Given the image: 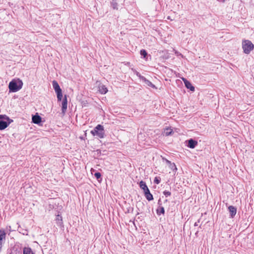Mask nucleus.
Returning a JSON list of instances; mask_svg holds the SVG:
<instances>
[{
  "instance_id": "obj_18",
  "label": "nucleus",
  "mask_w": 254,
  "mask_h": 254,
  "mask_svg": "<svg viewBox=\"0 0 254 254\" xmlns=\"http://www.w3.org/2000/svg\"><path fill=\"white\" fill-rule=\"evenodd\" d=\"M57 95V99L58 101H61L63 98L62 91L56 92Z\"/></svg>"
},
{
  "instance_id": "obj_25",
  "label": "nucleus",
  "mask_w": 254,
  "mask_h": 254,
  "mask_svg": "<svg viewBox=\"0 0 254 254\" xmlns=\"http://www.w3.org/2000/svg\"><path fill=\"white\" fill-rule=\"evenodd\" d=\"M163 160H165V161H166V163H167L168 165H171V164L172 163L171 162V161H170L169 160H167V159H166V158H163Z\"/></svg>"
},
{
  "instance_id": "obj_20",
  "label": "nucleus",
  "mask_w": 254,
  "mask_h": 254,
  "mask_svg": "<svg viewBox=\"0 0 254 254\" xmlns=\"http://www.w3.org/2000/svg\"><path fill=\"white\" fill-rule=\"evenodd\" d=\"M140 54L141 56L143 57L144 58H145L147 55L146 51L144 49H142L140 50Z\"/></svg>"
},
{
  "instance_id": "obj_22",
  "label": "nucleus",
  "mask_w": 254,
  "mask_h": 254,
  "mask_svg": "<svg viewBox=\"0 0 254 254\" xmlns=\"http://www.w3.org/2000/svg\"><path fill=\"white\" fill-rule=\"evenodd\" d=\"M170 166V168L173 171L174 170H177V168L176 167V165L175 164V163H171Z\"/></svg>"
},
{
  "instance_id": "obj_11",
  "label": "nucleus",
  "mask_w": 254,
  "mask_h": 254,
  "mask_svg": "<svg viewBox=\"0 0 254 254\" xmlns=\"http://www.w3.org/2000/svg\"><path fill=\"white\" fill-rule=\"evenodd\" d=\"M32 122L34 124H38L41 122L42 118L38 115H35L32 117Z\"/></svg>"
},
{
  "instance_id": "obj_24",
  "label": "nucleus",
  "mask_w": 254,
  "mask_h": 254,
  "mask_svg": "<svg viewBox=\"0 0 254 254\" xmlns=\"http://www.w3.org/2000/svg\"><path fill=\"white\" fill-rule=\"evenodd\" d=\"M94 176L97 179H100L101 177V175L99 172L95 173Z\"/></svg>"
},
{
  "instance_id": "obj_23",
  "label": "nucleus",
  "mask_w": 254,
  "mask_h": 254,
  "mask_svg": "<svg viewBox=\"0 0 254 254\" xmlns=\"http://www.w3.org/2000/svg\"><path fill=\"white\" fill-rule=\"evenodd\" d=\"M163 194L166 196V197H167L171 195V193L170 191L165 190L163 191Z\"/></svg>"
},
{
  "instance_id": "obj_17",
  "label": "nucleus",
  "mask_w": 254,
  "mask_h": 254,
  "mask_svg": "<svg viewBox=\"0 0 254 254\" xmlns=\"http://www.w3.org/2000/svg\"><path fill=\"white\" fill-rule=\"evenodd\" d=\"M172 132V129L170 128H166L165 131H164V134L166 136H168L171 134Z\"/></svg>"
},
{
  "instance_id": "obj_2",
  "label": "nucleus",
  "mask_w": 254,
  "mask_h": 254,
  "mask_svg": "<svg viewBox=\"0 0 254 254\" xmlns=\"http://www.w3.org/2000/svg\"><path fill=\"white\" fill-rule=\"evenodd\" d=\"M139 187L143 190L144 195L148 201H151L153 199V195L150 193V190L145 182L141 181L139 182Z\"/></svg>"
},
{
  "instance_id": "obj_14",
  "label": "nucleus",
  "mask_w": 254,
  "mask_h": 254,
  "mask_svg": "<svg viewBox=\"0 0 254 254\" xmlns=\"http://www.w3.org/2000/svg\"><path fill=\"white\" fill-rule=\"evenodd\" d=\"M23 254H34V253L30 248L25 247L23 249Z\"/></svg>"
},
{
  "instance_id": "obj_28",
  "label": "nucleus",
  "mask_w": 254,
  "mask_h": 254,
  "mask_svg": "<svg viewBox=\"0 0 254 254\" xmlns=\"http://www.w3.org/2000/svg\"><path fill=\"white\" fill-rule=\"evenodd\" d=\"M115 1H116L117 0H114Z\"/></svg>"
},
{
  "instance_id": "obj_3",
  "label": "nucleus",
  "mask_w": 254,
  "mask_h": 254,
  "mask_svg": "<svg viewBox=\"0 0 254 254\" xmlns=\"http://www.w3.org/2000/svg\"><path fill=\"white\" fill-rule=\"evenodd\" d=\"M242 48L244 53L249 54L254 49V45L249 40H244L242 41Z\"/></svg>"
},
{
  "instance_id": "obj_6",
  "label": "nucleus",
  "mask_w": 254,
  "mask_h": 254,
  "mask_svg": "<svg viewBox=\"0 0 254 254\" xmlns=\"http://www.w3.org/2000/svg\"><path fill=\"white\" fill-rule=\"evenodd\" d=\"M67 96L64 95V98L62 103V112L63 115H64L66 112L67 109Z\"/></svg>"
},
{
  "instance_id": "obj_8",
  "label": "nucleus",
  "mask_w": 254,
  "mask_h": 254,
  "mask_svg": "<svg viewBox=\"0 0 254 254\" xmlns=\"http://www.w3.org/2000/svg\"><path fill=\"white\" fill-rule=\"evenodd\" d=\"M228 210L230 214V217L233 218L237 213V208L234 206L231 205L228 207Z\"/></svg>"
},
{
  "instance_id": "obj_19",
  "label": "nucleus",
  "mask_w": 254,
  "mask_h": 254,
  "mask_svg": "<svg viewBox=\"0 0 254 254\" xmlns=\"http://www.w3.org/2000/svg\"><path fill=\"white\" fill-rule=\"evenodd\" d=\"M111 5L114 9H118V3L116 2V1L112 0V1L111 2Z\"/></svg>"
},
{
  "instance_id": "obj_4",
  "label": "nucleus",
  "mask_w": 254,
  "mask_h": 254,
  "mask_svg": "<svg viewBox=\"0 0 254 254\" xmlns=\"http://www.w3.org/2000/svg\"><path fill=\"white\" fill-rule=\"evenodd\" d=\"M91 133L94 136H97L100 138H103L105 135L103 126L101 125H98L93 130L91 131Z\"/></svg>"
},
{
  "instance_id": "obj_10",
  "label": "nucleus",
  "mask_w": 254,
  "mask_h": 254,
  "mask_svg": "<svg viewBox=\"0 0 254 254\" xmlns=\"http://www.w3.org/2000/svg\"><path fill=\"white\" fill-rule=\"evenodd\" d=\"M197 144V142L194 139L191 138L188 140V146L190 148H194Z\"/></svg>"
},
{
  "instance_id": "obj_5",
  "label": "nucleus",
  "mask_w": 254,
  "mask_h": 254,
  "mask_svg": "<svg viewBox=\"0 0 254 254\" xmlns=\"http://www.w3.org/2000/svg\"><path fill=\"white\" fill-rule=\"evenodd\" d=\"M9 119L5 115H0V130H3L6 128L9 125V123L6 121L2 120V119Z\"/></svg>"
},
{
  "instance_id": "obj_15",
  "label": "nucleus",
  "mask_w": 254,
  "mask_h": 254,
  "mask_svg": "<svg viewBox=\"0 0 254 254\" xmlns=\"http://www.w3.org/2000/svg\"><path fill=\"white\" fill-rule=\"evenodd\" d=\"M56 221L57 225L59 226H62L63 225L62 217L61 215H58L56 218Z\"/></svg>"
},
{
  "instance_id": "obj_1",
  "label": "nucleus",
  "mask_w": 254,
  "mask_h": 254,
  "mask_svg": "<svg viewBox=\"0 0 254 254\" xmlns=\"http://www.w3.org/2000/svg\"><path fill=\"white\" fill-rule=\"evenodd\" d=\"M23 82L19 79H13L9 83L8 87L10 92H15L19 90L22 87Z\"/></svg>"
},
{
  "instance_id": "obj_27",
  "label": "nucleus",
  "mask_w": 254,
  "mask_h": 254,
  "mask_svg": "<svg viewBox=\"0 0 254 254\" xmlns=\"http://www.w3.org/2000/svg\"><path fill=\"white\" fill-rule=\"evenodd\" d=\"M219 2H224L225 1V0H217Z\"/></svg>"
},
{
  "instance_id": "obj_16",
  "label": "nucleus",
  "mask_w": 254,
  "mask_h": 254,
  "mask_svg": "<svg viewBox=\"0 0 254 254\" xmlns=\"http://www.w3.org/2000/svg\"><path fill=\"white\" fill-rule=\"evenodd\" d=\"M165 213V210L163 207H160L157 209V213L158 215H161V214H164Z\"/></svg>"
},
{
  "instance_id": "obj_9",
  "label": "nucleus",
  "mask_w": 254,
  "mask_h": 254,
  "mask_svg": "<svg viewBox=\"0 0 254 254\" xmlns=\"http://www.w3.org/2000/svg\"><path fill=\"white\" fill-rule=\"evenodd\" d=\"M183 80L184 82L186 87L188 89H189L191 91H194V87L192 85V84L190 81H189L188 80L184 78H183Z\"/></svg>"
},
{
  "instance_id": "obj_12",
  "label": "nucleus",
  "mask_w": 254,
  "mask_h": 254,
  "mask_svg": "<svg viewBox=\"0 0 254 254\" xmlns=\"http://www.w3.org/2000/svg\"><path fill=\"white\" fill-rule=\"evenodd\" d=\"M52 84H53V88L56 92H58L62 91V89H61L57 81H56V80L53 81Z\"/></svg>"
},
{
  "instance_id": "obj_7",
  "label": "nucleus",
  "mask_w": 254,
  "mask_h": 254,
  "mask_svg": "<svg viewBox=\"0 0 254 254\" xmlns=\"http://www.w3.org/2000/svg\"><path fill=\"white\" fill-rule=\"evenodd\" d=\"M140 79H141L147 86L151 87L153 88H156L155 86L149 80H147L145 77L140 75H139Z\"/></svg>"
},
{
  "instance_id": "obj_26",
  "label": "nucleus",
  "mask_w": 254,
  "mask_h": 254,
  "mask_svg": "<svg viewBox=\"0 0 254 254\" xmlns=\"http://www.w3.org/2000/svg\"><path fill=\"white\" fill-rule=\"evenodd\" d=\"M199 222V220H198L197 221V222H196L194 223V226H198V223Z\"/></svg>"
},
{
  "instance_id": "obj_21",
  "label": "nucleus",
  "mask_w": 254,
  "mask_h": 254,
  "mask_svg": "<svg viewBox=\"0 0 254 254\" xmlns=\"http://www.w3.org/2000/svg\"><path fill=\"white\" fill-rule=\"evenodd\" d=\"M161 178L160 177H155L154 180V183L159 184L160 183Z\"/></svg>"
},
{
  "instance_id": "obj_13",
  "label": "nucleus",
  "mask_w": 254,
  "mask_h": 254,
  "mask_svg": "<svg viewBox=\"0 0 254 254\" xmlns=\"http://www.w3.org/2000/svg\"><path fill=\"white\" fill-rule=\"evenodd\" d=\"M99 91L101 94H104L107 92L108 89L105 85H101L99 86Z\"/></svg>"
}]
</instances>
